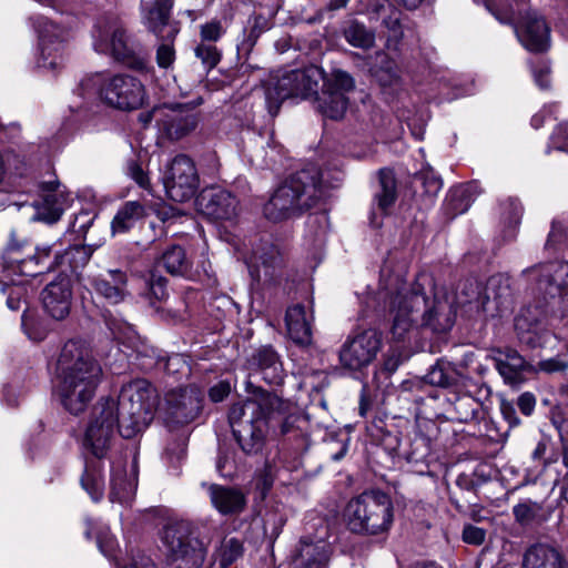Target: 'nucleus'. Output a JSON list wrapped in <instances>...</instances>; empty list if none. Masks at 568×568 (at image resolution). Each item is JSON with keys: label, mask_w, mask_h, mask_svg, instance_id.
<instances>
[{"label": "nucleus", "mask_w": 568, "mask_h": 568, "mask_svg": "<svg viewBox=\"0 0 568 568\" xmlns=\"http://www.w3.org/2000/svg\"><path fill=\"white\" fill-rule=\"evenodd\" d=\"M92 285L98 294L112 304L120 303L126 295V275L120 270H109L95 276Z\"/></svg>", "instance_id": "28"}, {"label": "nucleus", "mask_w": 568, "mask_h": 568, "mask_svg": "<svg viewBox=\"0 0 568 568\" xmlns=\"http://www.w3.org/2000/svg\"><path fill=\"white\" fill-rule=\"evenodd\" d=\"M354 88L353 78L344 71H335L325 81L322 95L318 99V110L332 120H339L344 116L348 99L346 93Z\"/></svg>", "instance_id": "19"}, {"label": "nucleus", "mask_w": 568, "mask_h": 568, "mask_svg": "<svg viewBox=\"0 0 568 568\" xmlns=\"http://www.w3.org/2000/svg\"><path fill=\"white\" fill-rule=\"evenodd\" d=\"M534 78L540 89H547L549 87V69L547 67L534 70Z\"/></svg>", "instance_id": "64"}, {"label": "nucleus", "mask_w": 568, "mask_h": 568, "mask_svg": "<svg viewBox=\"0 0 568 568\" xmlns=\"http://www.w3.org/2000/svg\"><path fill=\"white\" fill-rule=\"evenodd\" d=\"M129 174L141 187L150 190L149 175L142 170V168L138 163L131 162L129 164Z\"/></svg>", "instance_id": "55"}, {"label": "nucleus", "mask_w": 568, "mask_h": 568, "mask_svg": "<svg viewBox=\"0 0 568 568\" xmlns=\"http://www.w3.org/2000/svg\"><path fill=\"white\" fill-rule=\"evenodd\" d=\"M486 530L474 525H466L463 529V540L466 544L479 546L485 541Z\"/></svg>", "instance_id": "53"}, {"label": "nucleus", "mask_w": 568, "mask_h": 568, "mask_svg": "<svg viewBox=\"0 0 568 568\" xmlns=\"http://www.w3.org/2000/svg\"><path fill=\"white\" fill-rule=\"evenodd\" d=\"M93 220L94 216H92L90 213L81 212L79 215L75 216L74 222L72 224L73 232L84 236L89 227L93 223Z\"/></svg>", "instance_id": "54"}, {"label": "nucleus", "mask_w": 568, "mask_h": 568, "mask_svg": "<svg viewBox=\"0 0 568 568\" xmlns=\"http://www.w3.org/2000/svg\"><path fill=\"white\" fill-rule=\"evenodd\" d=\"M381 65L372 69V72L382 87H392L399 80V72L396 63L385 53H378Z\"/></svg>", "instance_id": "44"}, {"label": "nucleus", "mask_w": 568, "mask_h": 568, "mask_svg": "<svg viewBox=\"0 0 568 568\" xmlns=\"http://www.w3.org/2000/svg\"><path fill=\"white\" fill-rule=\"evenodd\" d=\"M92 43L98 53L106 54L130 67L140 64L139 47L126 33L121 19L112 13L100 17L92 30Z\"/></svg>", "instance_id": "9"}, {"label": "nucleus", "mask_w": 568, "mask_h": 568, "mask_svg": "<svg viewBox=\"0 0 568 568\" xmlns=\"http://www.w3.org/2000/svg\"><path fill=\"white\" fill-rule=\"evenodd\" d=\"M557 149L568 152V123L560 124L554 136Z\"/></svg>", "instance_id": "60"}, {"label": "nucleus", "mask_w": 568, "mask_h": 568, "mask_svg": "<svg viewBox=\"0 0 568 568\" xmlns=\"http://www.w3.org/2000/svg\"><path fill=\"white\" fill-rule=\"evenodd\" d=\"M174 49L169 44H162L156 52V61L161 68H169L174 61Z\"/></svg>", "instance_id": "56"}, {"label": "nucleus", "mask_w": 568, "mask_h": 568, "mask_svg": "<svg viewBox=\"0 0 568 568\" xmlns=\"http://www.w3.org/2000/svg\"><path fill=\"white\" fill-rule=\"evenodd\" d=\"M103 371L83 342L68 341L58 359L57 393L63 407L82 413L95 395Z\"/></svg>", "instance_id": "1"}, {"label": "nucleus", "mask_w": 568, "mask_h": 568, "mask_svg": "<svg viewBox=\"0 0 568 568\" xmlns=\"http://www.w3.org/2000/svg\"><path fill=\"white\" fill-rule=\"evenodd\" d=\"M564 243H568V230L561 222L554 221L545 247L556 251Z\"/></svg>", "instance_id": "50"}, {"label": "nucleus", "mask_w": 568, "mask_h": 568, "mask_svg": "<svg viewBox=\"0 0 568 568\" xmlns=\"http://www.w3.org/2000/svg\"><path fill=\"white\" fill-rule=\"evenodd\" d=\"M237 200L221 187L204 189L196 199L199 211L212 220H230L237 213Z\"/></svg>", "instance_id": "22"}, {"label": "nucleus", "mask_w": 568, "mask_h": 568, "mask_svg": "<svg viewBox=\"0 0 568 568\" xmlns=\"http://www.w3.org/2000/svg\"><path fill=\"white\" fill-rule=\"evenodd\" d=\"M387 14L383 18L382 24L388 30L386 45L388 48L396 47L403 37V27L400 22V12L392 6H387Z\"/></svg>", "instance_id": "45"}, {"label": "nucleus", "mask_w": 568, "mask_h": 568, "mask_svg": "<svg viewBox=\"0 0 568 568\" xmlns=\"http://www.w3.org/2000/svg\"><path fill=\"white\" fill-rule=\"evenodd\" d=\"M500 220L505 227V236L513 239L520 223L523 206L515 197H508L499 204Z\"/></svg>", "instance_id": "37"}, {"label": "nucleus", "mask_w": 568, "mask_h": 568, "mask_svg": "<svg viewBox=\"0 0 568 568\" xmlns=\"http://www.w3.org/2000/svg\"><path fill=\"white\" fill-rule=\"evenodd\" d=\"M253 364L267 384L278 385L283 382L282 364L272 348H261L253 357Z\"/></svg>", "instance_id": "32"}, {"label": "nucleus", "mask_w": 568, "mask_h": 568, "mask_svg": "<svg viewBox=\"0 0 568 568\" xmlns=\"http://www.w3.org/2000/svg\"><path fill=\"white\" fill-rule=\"evenodd\" d=\"M100 97L109 106L122 111L136 110L146 100L144 85L129 74H115L106 79L100 89Z\"/></svg>", "instance_id": "14"}, {"label": "nucleus", "mask_w": 568, "mask_h": 568, "mask_svg": "<svg viewBox=\"0 0 568 568\" xmlns=\"http://www.w3.org/2000/svg\"><path fill=\"white\" fill-rule=\"evenodd\" d=\"M524 275L531 282L534 293L544 298L558 296L568 301V263L539 264L524 271Z\"/></svg>", "instance_id": "16"}, {"label": "nucleus", "mask_w": 568, "mask_h": 568, "mask_svg": "<svg viewBox=\"0 0 568 568\" xmlns=\"http://www.w3.org/2000/svg\"><path fill=\"white\" fill-rule=\"evenodd\" d=\"M521 568H568V561L558 549L537 544L525 551Z\"/></svg>", "instance_id": "26"}, {"label": "nucleus", "mask_w": 568, "mask_h": 568, "mask_svg": "<svg viewBox=\"0 0 568 568\" xmlns=\"http://www.w3.org/2000/svg\"><path fill=\"white\" fill-rule=\"evenodd\" d=\"M328 547L320 540L316 542L301 540L294 554L290 568H326Z\"/></svg>", "instance_id": "27"}, {"label": "nucleus", "mask_w": 568, "mask_h": 568, "mask_svg": "<svg viewBox=\"0 0 568 568\" xmlns=\"http://www.w3.org/2000/svg\"><path fill=\"white\" fill-rule=\"evenodd\" d=\"M92 43L98 53L106 54L130 67L140 64L139 47L126 33L121 19L112 13L100 17L92 30Z\"/></svg>", "instance_id": "8"}, {"label": "nucleus", "mask_w": 568, "mask_h": 568, "mask_svg": "<svg viewBox=\"0 0 568 568\" xmlns=\"http://www.w3.org/2000/svg\"><path fill=\"white\" fill-rule=\"evenodd\" d=\"M497 366L506 379L515 382L520 373L526 369L527 363L517 351L506 349L504 353H500Z\"/></svg>", "instance_id": "39"}, {"label": "nucleus", "mask_w": 568, "mask_h": 568, "mask_svg": "<svg viewBox=\"0 0 568 568\" xmlns=\"http://www.w3.org/2000/svg\"><path fill=\"white\" fill-rule=\"evenodd\" d=\"M343 34L345 40L355 48L367 50L375 44V32L358 21H351Z\"/></svg>", "instance_id": "38"}, {"label": "nucleus", "mask_w": 568, "mask_h": 568, "mask_svg": "<svg viewBox=\"0 0 568 568\" xmlns=\"http://www.w3.org/2000/svg\"><path fill=\"white\" fill-rule=\"evenodd\" d=\"M121 416L116 400L102 397L93 406L84 433V446L98 458L106 455L116 434H120Z\"/></svg>", "instance_id": "10"}, {"label": "nucleus", "mask_w": 568, "mask_h": 568, "mask_svg": "<svg viewBox=\"0 0 568 568\" xmlns=\"http://www.w3.org/2000/svg\"><path fill=\"white\" fill-rule=\"evenodd\" d=\"M322 174L314 164H308L292 174L276 189L264 205L265 217L280 222L315 207L323 199Z\"/></svg>", "instance_id": "3"}, {"label": "nucleus", "mask_w": 568, "mask_h": 568, "mask_svg": "<svg viewBox=\"0 0 568 568\" xmlns=\"http://www.w3.org/2000/svg\"><path fill=\"white\" fill-rule=\"evenodd\" d=\"M517 405L524 415L529 416L535 409L536 398L531 393H524L518 397Z\"/></svg>", "instance_id": "57"}, {"label": "nucleus", "mask_w": 568, "mask_h": 568, "mask_svg": "<svg viewBox=\"0 0 568 568\" xmlns=\"http://www.w3.org/2000/svg\"><path fill=\"white\" fill-rule=\"evenodd\" d=\"M116 405L121 416L120 435L132 438L152 422L158 394L146 379H134L122 387Z\"/></svg>", "instance_id": "5"}, {"label": "nucleus", "mask_w": 568, "mask_h": 568, "mask_svg": "<svg viewBox=\"0 0 568 568\" xmlns=\"http://www.w3.org/2000/svg\"><path fill=\"white\" fill-rule=\"evenodd\" d=\"M91 254L90 246L74 245L67 248L61 255H57L54 264L61 268L59 274H67L68 271L77 273L87 265Z\"/></svg>", "instance_id": "34"}, {"label": "nucleus", "mask_w": 568, "mask_h": 568, "mask_svg": "<svg viewBox=\"0 0 568 568\" xmlns=\"http://www.w3.org/2000/svg\"><path fill=\"white\" fill-rule=\"evenodd\" d=\"M225 30L219 20H212L201 26V42H216L224 34Z\"/></svg>", "instance_id": "52"}, {"label": "nucleus", "mask_w": 568, "mask_h": 568, "mask_svg": "<svg viewBox=\"0 0 568 568\" xmlns=\"http://www.w3.org/2000/svg\"><path fill=\"white\" fill-rule=\"evenodd\" d=\"M496 17L500 22L514 26L518 40L527 50L542 52L549 48V27L537 12L527 11L520 17H516L515 13Z\"/></svg>", "instance_id": "17"}, {"label": "nucleus", "mask_w": 568, "mask_h": 568, "mask_svg": "<svg viewBox=\"0 0 568 568\" xmlns=\"http://www.w3.org/2000/svg\"><path fill=\"white\" fill-rule=\"evenodd\" d=\"M195 55L202 61L209 70L215 68L221 59V53L212 43L201 42L195 48Z\"/></svg>", "instance_id": "49"}, {"label": "nucleus", "mask_w": 568, "mask_h": 568, "mask_svg": "<svg viewBox=\"0 0 568 568\" xmlns=\"http://www.w3.org/2000/svg\"><path fill=\"white\" fill-rule=\"evenodd\" d=\"M246 389L254 396L234 404L229 419L241 449L247 455H256L264 448L271 426L283 413L285 403L277 395L254 387L251 381L246 382Z\"/></svg>", "instance_id": "2"}, {"label": "nucleus", "mask_w": 568, "mask_h": 568, "mask_svg": "<svg viewBox=\"0 0 568 568\" xmlns=\"http://www.w3.org/2000/svg\"><path fill=\"white\" fill-rule=\"evenodd\" d=\"M98 545H99V548L101 549V551L106 556V557H113L114 556V552H115V549H116V541L113 537H106L104 540L99 537L98 539Z\"/></svg>", "instance_id": "62"}, {"label": "nucleus", "mask_w": 568, "mask_h": 568, "mask_svg": "<svg viewBox=\"0 0 568 568\" xmlns=\"http://www.w3.org/2000/svg\"><path fill=\"white\" fill-rule=\"evenodd\" d=\"M379 186L381 190L375 194V201L378 209L387 214L397 200L396 179L390 170L379 171Z\"/></svg>", "instance_id": "36"}, {"label": "nucleus", "mask_w": 568, "mask_h": 568, "mask_svg": "<svg viewBox=\"0 0 568 568\" xmlns=\"http://www.w3.org/2000/svg\"><path fill=\"white\" fill-rule=\"evenodd\" d=\"M22 303V287L21 286H11L9 287L7 305L12 311H18L21 307Z\"/></svg>", "instance_id": "58"}, {"label": "nucleus", "mask_w": 568, "mask_h": 568, "mask_svg": "<svg viewBox=\"0 0 568 568\" xmlns=\"http://www.w3.org/2000/svg\"><path fill=\"white\" fill-rule=\"evenodd\" d=\"M195 108L193 103L160 105L154 112L159 131L173 141L186 136L199 124L200 116Z\"/></svg>", "instance_id": "15"}, {"label": "nucleus", "mask_w": 568, "mask_h": 568, "mask_svg": "<svg viewBox=\"0 0 568 568\" xmlns=\"http://www.w3.org/2000/svg\"><path fill=\"white\" fill-rule=\"evenodd\" d=\"M477 297L474 301H464L458 297L457 303L460 307L465 308V312L476 311L477 313L485 311V298L479 295V292H476Z\"/></svg>", "instance_id": "59"}, {"label": "nucleus", "mask_w": 568, "mask_h": 568, "mask_svg": "<svg viewBox=\"0 0 568 568\" xmlns=\"http://www.w3.org/2000/svg\"><path fill=\"white\" fill-rule=\"evenodd\" d=\"M243 554V545L235 537H225L214 552V559L221 568H227Z\"/></svg>", "instance_id": "41"}, {"label": "nucleus", "mask_w": 568, "mask_h": 568, "mask_svg": "<svg viewBox=\"0 0 568 568\" xmlns=\"http://www.w3.org/2000/svg\"><path fill=\"white\" fill-rule=\"evenodd\" d=\"M393 510L388 495L379 490H369L347 503L344 517L351 531L379 535L389 530L394 520Z\"/></svg>", "instance_id": "4"}, {"label": "nucleus", "mask_w": 568, "mask_h": 568, "mask_svg": "<svg viewBox=\"0 0 568 568\" xmlns=\"http://www.w3.org/2000/svg\"><path fill=\"white\" fill-rule=\"evenodd\" d=\"M172 6L173 0H154L145 16L150 30L154 33L161 32L162 28L165 27L169 21Z\"/></svg>", "instance_id": "42"}, {"label": "nucleus", "mask_w": 568, "mask_h": 568, "mask_svg": "<svg viewBox=\"0 0 568 568\" xmlns=\"http://www.w3.org/2000/svg\"><path fill=\"white\" fill-rule=\"evenodd\" d=\"M539 368L547 373L559 372L566 368V364L558 359H546L539 363Z\"/></svg>", "instance_id": "63"}, {"label": "nucleus", "mask_w": 568, "mask_h": 568, "mask_svg": "<svg viewBox=\"0 0 568 568\" xmlns=\"http://www.w3.org/2000/svg\"><path fill=\"white\" fill-rule=\"evenodd\" d=\"M110 486L109 498L112 503L128 504L133 499L136 484L128 478L124 468L112 470Z\"/></svg>", "instance_id": "35"}, {"label": "nucleus", "mask_w": 568, "mask_h": 568, "mask_svg": "<svg viewBox=\"0 0 568 568\" xmlns=\"http://www.w3.org/2000/svg\"><path fill=\"white\" fill-rule=\"evenodd\" d=\"M166 195L174 202L191 200L199 189V174L194 162L184 154L176 155L163 173Z\"/></svg>", "instance_id": "13"}, {"label": "nucleus", "mask_w": 568, "mask_h": 568, "mask_svg": "<svg viewBox=\"0 0 568 568\" xmlns=\"http://www.w3.org/2000/svg\"><path fill=\"white\" fill-rule=\"evenodd\" d=\"M540 510L541 506L538 503L527 499L514 506L513 514L517 523L529 525L535 520Z\"/></svg>", "instance_id": "47"}, {"label": "nucleus", "mask_w": 568, "mask_h": 568, "mask_svg": "<svg viewBox=\"0 0 568 568\" xmlns=\"http://www.w3.org/2000/svg\"><path fill=\"white\" fill-rule=\"evenodd\" d=\"M161 263L172 275H184L190 268L185 251L179 245L169 247L163 253Z\"/></svg>", "instance_id": "43"}, {"label": "nucleus", "mask_w": 568, "mask_h": 568, "mask_svg": "<svg viewBox=\"0 0 568 568\" xmlns=\"http://www.w3.org/2000/svg\"><path fill=\"white\" fill-rule=\"evenodd\" d=\"M34 28L39 37V67L55 70L62 64L68 31L44 17L36 19Z\"/></svg>", "instance_id": "18"}, {"label": "nucleus", "mask_w": 568, "mask_h": 568, "mask_svg": "<svg viewBox=\"0 0 568 568\" xmlns=\"http://www.w3.org/2000/svg\"><path fill=\"white\" fill-rule=\"evenodd\" d=\"M500 412H501L504 418L508 422V424L511 427L517 426L520 423V420L516 414V409L510 402L503 400L500 403Z\"/></svg>", "instance_id": "61"}, {"label": "nucleus", "mask_w": 568, "mask_h": 568, "mask_svg": "<svg viewBox=\"0 0 568 568\" xmlns=\"http://www.w3.org/2000/svg\"><path fill=\"white\" fill-rule=\"evenodd\" d=\"M317 70H291L270 83L265 91L266 104L271 115L278 113L282 102L288 98H307L317 91Z\"/></svg>", "instance_id": "11"}, {"label": "nucleus", "mask_w": 568, "mask_h": 568, "mask_svg": "<svg viewBox=\"0 0 568 568\" xmlns=\"http://www.w3.org/2000/svg\"><path fill=\"white\" fill-rule=\"evenodd\" d=\"M106 324L114 338L119 342L125 343L126 341H132L135 335L133 327L125 322L110 318L106 321Z\"/></svg>", "instance_id": "51"}, {"label": "nucleus", "mask_w": 568, "mask_h": 568, "mask_svg": "<svg viewBox=\"0 0 568 568\" xmlns=\"http://www.w3.org/2000/svg\"><path fill=\"white\" fill-rule=\"evenodd\" d=\"M145 207L138 201L125 202L111 222L112 234H123L130 231L135 223L144 217Z\"/></svg>", "instance_id": "33"}, {"label": "nucleus", "mask_w": 568, "mask_h": 568, "mask_svg": "<svg viewBox=\"0 0 568 568\" xmlns=\"http://www.w3.org/2000/svg\"><path fill=\"white\" fill-rule=\"evenodd\" d=\"M456 317V311L447 298L436 300L432 307L425 310L422 316L423 325L433 332L444 333L449 331Z\"/></svg>", "instance_id": "29"}, {"label": "nucleus", "mask_w": 568, "mask_h": 568, "mask_svg": "<svg viewBox=\"0 0 568 568\" xmlns=\"http://www.w3.org/2000/svg\"><path fill=\"white\" fill-rule=\"evenodd\" d=\"M81 484L94 501H99L102 498L104 481L102 468L99 463H90L87 465L81 478Z\"/></svg>", "instance_id": "40"}, {"label": "nucleus", "mask_w": 568, "mask_h": 568, "mask_svg": "<svg viewBox=\"0 0 568 568\" xmlns=\"http://www.w3.org/2000/svg\"><path fill=\"white\" fill-rule=\"evenodd\" d=\"M72 301V281L68 274H58L41 292L42 308L54 321H63L70 315Z\"/></svg>", "instance_id": "21"}, {"label": "nucleus", "mask_w": 568, "mask_h": 568, "mask_svg": "<svg viewBox=\"0 0 568 568\" xmlns=\"http://www.w3.org/2000/svg\"><path fill=\"white\" fill-rule=\"evenodd\" d=\"M171 415L179 423L192 422L201 410V398L192 388H178L165 395Z\"/></svg>", "instance_id": "24"}, {"label": "nucleus", "mask_w": 568, "mask_h": 568, "mask_svg": "<svg viewBox=\"0 0 568 568\" xmlns=\"http://www.w3.org/2000/svg\"><path fill=\"white\" fill-rule=\"evenodd\" d=\"M385 297L392 317V335L397 341H404L416 326L422 310L426 307V297L399 277L392 280L389 287H386Z\"/></svg>", "instance_id": "7"}, {"label": "nucleus", "mask_w": 568, "mask_h": 568, "mask_svg": "<svg viewBox=\"0 0 568 568\" xmlns=\"http://www.w3.org/2000/svg\"><path fill=\"white\" fill-rule=\"evenodd\" d=\"M51 247L50 246H43L38 247L37 253L27 258L22 260L19 264L20 273L24 276H37L42 271L39 268L40 261L44 257H48L50 255Z\"/></svg>", "instance_id": "48"}, {"label": "nucleus", "mask_w": 568, "mask_h": 568, "mask_svg": "<svg viewBox=\"0 0 568 568\" xmlns=\"http://www.w3.org/2000/svg\"><path fill=\"white\" fill-rule=\"evenodd\" d=\"M382 346V334L375 329L351 335L339 349V364L347 371L361 372L376 359Z\"/></svg>", "instance_id": "12"}, {"label": "nucleus", "mask_w": 568, "mask_h": 568, "mask_svg": "<svg viewBox=\"0 0 568 568\" xmlns=\"http://www.w3.org/2000/svg\"><path fill=\"white\" fill-rule=\"evenodd\" d=\"M425 379L430 385L457 390L465 386L466 377L454 364L438 361L426 374Z\"/></svg>", "instance_id": "31"}, {"label": "nucleus", "mask_w": 568, "mask_h": 568, "mask_svg": "<svg viewBox=\"0 0 568 568\" xmlns=\"http://www.w3.org/2000/svg\"><path fill=\"white\" fill-rule=\"evenodd\" d=\"M280 262V252L271 242H262L245 257L250 274L256 281L262 278V271L265 278H271Z\"/></svg>", "instance_id": "25"}, {"label": "nucleus", "mask_w": 568, "mask_h": 568, "mask_svg": "<svg viewBox=\"0 0 568 568\" xmlns=\"http://www.w3.org/2000/svg\"><path fill=\"white\" fill-rule=\"evenodd\" d=\"M192 524L182 518L171 517L162 527L161 541L165 548L166 561L174 568H199L205 560L206 549L199 540L191 539Z\"/></svg>", "instance_id": "6"}, {"label": "nucleus", "mask_w": 568, "mask_h": 568, "mask_svg": "<svg viewBox=\"0 0 568 568\" xmlns=\"http://www.w3.org/2000/svg\"><path fill=\"white\" fill-rule=\"evenodd\" d=\"M446 205L453 215L466 212L470 205L469 189L466 186L452 189L446 197Z\"/></svg>", "instance_id": "46"}, {"label": "nucleus", "mask_w": 568, "mask_h": 568, "mask_svg": "<svg viewBox=\"0 0 568 568\" xmlns=\"http://www.w3.org/2000/svg\"><path fill=\"white\" fill-rule=\"evenodd\" d=\"M313 310H306L302 304H295L286 310L285 326L290 339L301 347L313 343Z\"/></svg>", "instance_id": "23"}, {"label": "nucleus", "mask_w": 568, "mask_h": 568, "mask_svg": "<svg viewBox=\"0 0 568 568\" xmlns=\"http://www.w3.org/2000/svg\"><path fill=\"white\" fill-rule=\"evenodd\" d=\"M209 491L212 505L222 515L239 514L245 507V496L239 489L211 485Z\"/></svg>", "instance_id": "30"}, {"label": "nucleus", "mask_w": 568, "mask_h": 568, "mask_svg": "<svg viewBox=\"0 0 568 568\" xmlns=\"http://www.w3.org/2000/svg\"><path fill=\"white\" fill-rule=\"evenodd\" d=\"M72 201L71 193L58 180L42 182L39 185V199L34 202L36 219L53 224L61 219Z\"/></svg>", "instance_id": "20"}]
</instances>
